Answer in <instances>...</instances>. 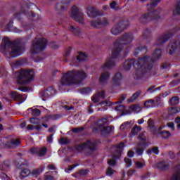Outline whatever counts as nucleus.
<instances>
[{"label":"nucleus","instance_id":"2f4dec72","mask_svg":"<svg viewBox=\"0 0 180 180\" xmlns=\"http://www.w3.org/2000/svg\"><path fill=\"white\" fill-rule=\"evenodd\" d=\"M179 112H180V108L175 107V108H169L168 113H169V115H176V113H179Z\"/></svg>","mask_w":180,"mask_h":180},{"label":"nucleus","instance_id":"c756f323","mask_svg":"<svg viewBox=\"0 0 180 180\" xmlns=\"http://www.w3.org/2000/svg\"><path fill=\"white\" fill-rule=\"evenodd\" d=\"M155 101H156L155 100H153V99H150L145 101L144 108H146L147 109H148V108H151L154 106V105H155Z\"/></svg>","mask_w":180,"mask_h":180},{"label":"nucleus","instance_id":"3c124183","mask_svg":"<svg viewBox=\"0 0 180 180\" xmlns=\"http://www.w3.org/2000/svg\"><path fill=\"white\" fill-rule=\"evenodd\" d=\"M84 127H77V128H72V131L73 133H81V131H84Z\"/></svg>","mask_w":180,"mask_h":180},{"label":"nucleus","instance_id":"473e14b6","mask_svg":"<svg viewBox=\"0 0 180 180\" xmlns=\"http://www.w3.org/2000/svg\"><path fill=\"white\" fill-rule=\"evenodd\" d=\"M106 123H108V119L103 117L101 120H99L97 122L98 124V127H103L105 126V124H106Z\"/></svg>","mask_w":180,"mask_h":180},{"label":"nucleus","instance_id":"6ab92c4d","mask_svg":"<svg viewBox=\"0 0 180 180\" xmlns=\"http://www.w3.org/2000/svg\"><path fill=\"white\" fill-rule=\"evenodd\" d=\"M56 94V90L53 87H49L46 90L41 93V96L43 98H47L50 96H53Z\"/></svg>","mask_w":180,"mask_h":180},{"label":"nucleus","instance_id":"f704fd0d","mask_svg":"<svg viewBox=\"0 0 180 180\" xmlns=\"http://www.w3.org/2000/svg\"><path fill=\"white\" fill-rule=\"evenodd\" d=\"M41 172H43V169L42 167L34 169L32 172V175H33V176L37 177L39 176V175H40V174H41Z\"/></svg>","mask_w":180,"mask_h":180},{"label":"nucleus","instance_id":"79ce46f5","mask_svg":"<svg viewBox=\"0 0 180 180\" xmlns=\"http://www.w3.org/2000/svg\"><path fill=\"white\" fill-rule=\"evenodd\" d=\"M46 153H47V148L46 147H44V148H39L38 154L39 157H43V155H46Z\"/></svg>","mask_w":180,"mask_h":180},{"label":"nucleus","instance_id":"e433bc0d","mask_svg":"<svg viewBox=\"0 0 180 180\" xmlns=\"http://www.w3.org/2000/svg\"><path fill=\"white\" fill-rule=\"evenodd\" d=\"M135 167L136 168H138V169L144 168V167H146V162L136 161L135 162Z\"/></svg>","mask_w":180,"mask_h":180},{"label":"nucleus","instance_id":"4c0bfd02","mask_svg":"<svg viewBox=\"0 0 180 180\" xmlns=\"http://www.w3.org/2000/svg\"><path fill=\"white\" fill-rule=\"evenodd\" d=\"M174 15H180V1L176 4Z\"/></svg>","mask_w":180,"mask_h":180},{"label":"nucleus","instance_id":"9d476101","mask_svg":"<svg viewBox=\"0 0 180 180\" xmlns=\"http://www.w3.org/2000/svg\"><path fill=\"white\" fill-rule=\"evenodd\" d=\"M85 148H88L90 153H94V151L96 150V142L94 141H87L76 146L77 151H82L83 150H85Z\"/></svg>","mask_w":180,"mask_h":180},{"label":"nucleus","instance_id":"aec40b11","mask_svg":"<svg viewBox=\"0 0 180 180\" xmlns=\"http://www.w3.org/2000/svg\"><path fill=\"white\" fill-rule=\"evenodd\" d=\"M105 98V91H101L97 94H96L92 98L93 102H94V103H98V102H100L101 101V99H104Z\"/></svg>","mask_w":180,"mask_h":180},{"label":"nucleus","instance_id":"423d86ee","mask_svg":"<svg viewBox=\"0 0 180 180\" xmlns=\"http://www.w3.org/2000/svg\"><path fill=\"white\" fill-rule=\"evenodd\" d=\"M15 77H17V84L26 85L33 78L34 75L32 71L21 70L15 72Z\"/></svg>","mask_w":180,"mask_h":180},{"label":"nucleus","instance_id":"c85d7f7f","mask_svg":"<svg viewBox=\"0 0 180 180\" xmlns=\"http://www.w3.org/2000/svg\"><path fill=\"white\" fill-rule=\"evenodd\" d=\"M144 143H139L137 147L136 148V153L137 155H143V151H144L143 149Z\"/></svg>","mask_w":180,"mask_h":180},{"label":"nucleus","instance_id":"7ed1b4c3","mask_svg":"<svg viewBox=\"0 0 180 180\" xmlns=\"http://www.w3.org/2000/svg\"><path fill=\"white\" fill-rule=\"evenodd\" d=\"M86 77H88V75L85 71L82 70H73L72 71L67 72L60 79V84L63 86H65L67 85H78V84H81Z\"/></svg>","mask_w":180,"mask_h":180},{"label":"nucleus","instance_id":"338daca9","mask_svg":"<svg viewBox=\"0 0 180 180\" xmlns=\"http://www.w3.org/2000/svg\"><path fill=\"white\" fill-rule=\"evenodd\" d=\"M27 130H34V125L28 124L26 127Z\"/></svg>","mask_w":180,"mask_h":180},{"label":"nucleus","instance_id":"13d9d810","mask_svg":"<svg viewBox=\"0 0 180 180\" xmlns=\"http://www.w3.org/2000/svg\"><path fill=\"white\" fill-rule=\"evenodd\" d=\"M124 162L127 164V167H131V160L129 158H124Z\"/></svg>","mask_w":180,"mask_h":180},{"label":"nucleus","instance_id":"bf43d9fd","mask_svg":"<svg viewBox=\"0 0 180 180\" xmlns=\"http://www.w3.org/2000/svg\"><path fill=\"white\" fill-rule=\"evenodd\" d=\"M32 154H39V148H32L30 149Z\"/></svg>","mask_w":180,"mask_h":180},{"label":"nucleus","instance_id":"412c9836","mask_svg":"<svg viewBox=\"0 0 180 180\" xmlns=\"http://www.w3.org/2000/svg\"><path fill=\"white\" fill-rule=\"evenodd\" d=\"M11 98L14 99V101L20 102V103H22V102H25V98H23V96L20 95L16 91H13L11 93Z\"/></svg>","mask_w":180,"mask_h":180},{"label":"nucleus","instance_id":"0eeeda50","mask_svg":"<svg viewBox=\"0 0 180 180\" xmlns=\"http://www.w3.org/2000/svg\"><path fill=\"white\" fill-rule=\"evenodd\" d=\"M46 47H47V39L44 38H35L31 47V53L32 54H37V53L43 51Z\"/></svg>","mask_w":180,"mask_h":180},{"label":"nucleus","instance_id":"58836bf2","mask_svg":"<svg viewBox=\"0 0 180 180\" xmlns=\"http://www.w3.org/2000/svg\"><path fill=\"white\" fill-rule=\"evenodd\" d=\"M77 60H78V61H85V60H86V55H85V53H79L77 56Z\"/></svg>","mask_w":180,"mask_h":180},{"label":"nucleus","instance_id":"8fccbe9b","mask_svg":"<svg viewBox=\"0 0 180 180\" xmlns=\"http://www.w3.org/2000/svg\"><path fill=\"white\" fill-rule=\"evenodd\" d=\"M144 39H150L151 37V31L150 30H147L143 33Z\"/></svg>","mask_w":180,"mask_h":180},{"label":"nucleus","instance_id":"09e8293b","mask_svg":"<svg viewBox=\"0 0 180 180\" xmlns=\"http://www.w3.org/2000/svg\"><path fill=\"white\" fill-rule=\"evenodd\" d=\"M60 144H68L70 143V139L68 138H60L59 139Z\"/></svg>","mask_w":180,"mask_h":180},{"label":"nucleus","instance_id":"a18cd8bd","mask_svg":"<svg viewBox=\"0 0 180 180\" xmlns=\"http://www.w3.org/2000/svg\"><path fill=\"white\" fill-rule=\"evenodd\" d=\"M78 165H79V164H75V165H69L68 167V168L65 169V172L68 174L70 172V171H72V169H74V168H75V167H78Z\"/></svg>","mask_w":180,"mask_h":180},{"label":"nucleus","instance_id":"c9c22d12","mask_svg":"<svg viewBox=\"0 0 180 180\" xmlns=\"http://www.w3.org/2000/svg\"><path fill=\"white\" fill-rule=\"evenodd\" d=\"M148 127H149V129H155V122L153 119L150 118L148 120Z\"/></svg>","mask_w":180,"mask_h":180},{"label":"nucleus","instance_id":"5fc2aeb1","mask_svg":"<svg viewBox=\"0 0 180 180\" xmlns=\"http://www.w3.org/2000/svg\"><path fill=\"white\" fill-rule=\"evenodd\" d=\"M112 174H115V170L110 167H108L106 172V174L108 175V176H112Z\"/></svg>","mask_w":180,"mask_h":180},{"label":"nucleus","instance_id":"4be33fe9","mask_svg":"<svg viewBox=\"0 0 180 180\" xmlns=\"http://www.w3.org/2000/svg\"><path fill=\"white\" fill-rule=\"evenodd\" d=\"M120 81H122V73L117 72L112 79V84L115 86L120 85Z\"/></svg>","mask_w":180,"mask_h":180},{"label":"nucleus","instance_id":"e2e57ef3","mask_svg":"<svg viewBox=\"0 0 180 180\" xmlns=\"http://www.w3.org/2000/svg\"><path fill=\"white\" fill-rule=\"evenodd\" d=\"M126 95H121L120 101L115 102V103H122L124 101V99H126Z\"/></svg>","mask_w":180,"mask_h":180},{"label":"nucleus","instance_id":"ddd939ff","mask_svg":"<svg viewBox=\"0 0 180 180\" xmlns=\"http://www.w3.org/2000/svg\"><path fill=\"white\" fill-rule=\"evenodd\" d=\"M162 56V52L161 50L160 49H157L156 51H155L153 53V58L150 60V61H148V56H144L147 58V63L148 64V65H151V68H153V65L151 64V63H155V61H157L158 60V58H160Z\"/></svg>","mask_w":180,"mask_h":180},{"label":"nucleus","instance_id":"4468645a","mask_svg":"<svg viewBox=\"0 0 180 180\" xmlns=\"http://www.w3.org/2000/svg\"><path fill=\"white\" fill-rule=\"evenodd\" d=\"M20 141L18 139H12L10 141L6 143V147L7 148H18V147H20Z\"/></svg>","mask_w":180,"mask_h":180},{"label":"nucleus","instance_id":"f3484780","mask_svg":"<svg viewBox=\"0 0 180 180\" xmlns=\"http://www.w3.org/2000/svg\"><path fill=\"white\" fill-rule=\"evenodd\" d=\"M178 49H179V45H178V42L175 40L170 41L167 47V50L170 54H174V51H176Z\"/></svg>","mask_w":180,"mask_h":180},{"label":"nucleus","instance_id":"ea45409f","mask_svg":"<svg viewBox=\"0 0 180 180\" xmlns=\"http://www.w3.org/2000/svg\"><path fill=\"white\" fill-rule=\"evenodd\" d=\"M29 120L31 124H39L40 123V119L37 117H31Z\"/></svg>","mask_w":180,"mask_h":180},{"label":"nucleus","instance_id":"a211bd4d","mask_svg":"<svg viewBox=\"0 0 180 180\" xmlns=\"http://www.w3.org/2000/svg\"><path fill=\"white\" fill-rule=\"evenodd\" d=\"M98 129L101 131V134L104 137H106V136H108V134H110V133H112V131H113V127H112V126L100 127Z\"/></svg>","mask_w":180,"mask_h":180},{"label":"nucleus","instance_id":"864d4df0","mask_svg":"<svg viewBox=\"0 0 180 180\" xmlns=\"http://www.w3.org/2000/svg\"><path fill=\"white\" fill-rule=\"evenodd\" d=\"M115 110L117 112H124L125 107L123 105H120L115 107Z\"/></svg>","mask_w":180,"mask_h":180},{"label":"nucleus","instance_id":"dca6fc26","mask_svg":"<svg viewBox=\"0 0 180 180\" xmlns=\"http://www.w3.org/2000/svg\"><path fill=\"white\" fill-rule=\"evenodd\" d=\"M87 15L89 16V18H96V16L102 15V12L99 11L94 7H88Z\"/></svg>","mask_w":180,"mask_h":180},{"label":"nucleus","instance_id":"bb28decb","mask_svg":"<svg viewBox=\"0 0 180 180\" xmlns=\"http://www.w3.org/2000/svg\"><path fill=\"white\" fill-rule=\"evenodd\" d=\"M117 153L115 156H114V158H119L120 157V154L122 153V151H123V148H124V143L123 142L120 143L117 146Z\"/></svg>","mask_w":180,"mask_h":180},{"label":"nucleus","instance_id":"de8ad7c7","mask_svg":"<svg viewBox=\"0 0 180 180\" xmlns=\"http://www.w3.org/2000/svg\"><path fill=\"white\" fill-rule=\"evenodd\" d=\"M113 104V103L110 102V101L109 100H105L104 101H101L100 103V105H101L103 106V105L104 106H112Z\"/></svg>","mask_w":180,"mask_h":180},{"label":"nucleus","instance_id":"393cba45","mask_svg":"<svg viewBox=\"0 0 180 180\" xmlns=\"http://www.w3.org/2000/svg\"><path fill=\"white\" fill-rule=\"evenodd\" d=\"M42 119L45 122H50V120H57L60 119V115H47L46 117H42Z\"/></svg>","mask_w":180,"mask_h":180},{"label":"nucleus","instance_id":"37998d69","mask_svg":"<svg viewBox=\"0 0 180 180\" xmlns=\"http://www.w3.org/2000/svg\"><path fill=\"white\" fill-rule=\"evenodd\" d=\"M141 51H143V53H147V48H146V47H142V46H141V47H139L136 50V51H135V53H134V56H137V54H139V53H140V52H141Z\"/></svg>","mask_w":180,"mask_h":180},{"label":"nucleus","instance_id":"f03ea898","mask_svg":"<svg viewBox=\"0 0 180 180\" xmlns=\"http://www.w3.org/2000/svg\"><path fill=\"white\" fill-rule=\"evenodd\" d=\"M132 65L136 68L135 75L136 77H141L143 74H146V72H148L151 70V65H148L146 57L140 58L137 61L133 59L126 60L123 66L124 70L125 71H129Z\"/></svg>","mask_w":180,"mask_h":180},{"label":"nucleus","instance_id":"603ef678","mask_svg":"<svg viewBox=\"0 0 180 180\" xmlns=\"http://www.w3.org/2000/svg\"><path fill=\"white\" fill-rule=\"evenodd\" d=\"M172 180H180V172L174 173L172 177Z\"/></svg>","mask_w":180,"mask_h":180},{"label":"nucleus","instance_id":"052dcab7","mask_svg":"<svg viewBox=\"0 0 180 180\" xmlns=\"http://www.w3.org/2000/svg\"><path fill=\"white\" fill-rule=\"evenodd\" d=\"M108 164L110 165L111 167L116 165V161L115 160H108Z\"/></svg>","mask_w":180,"mask_h":180},{"label":"nucleus","instance_id":"49530a36","mask_svg":"<svg viewBox=\"0 0 180 180\" xmlns=\"http://www.w3.org/2000/svg\"><path fill=\"white\" fill-rule=\"evenodd\" d=\"M22 176H24V178H26V176H29L30 175V170L28 169H25L21 172Z\"/></svg>","mask_w":180,"mask_h":180},{"label":"nucleus","instance_id":"72a5a7b5","mask_svg":"<svg viewBox=\"0 0 180 180\" xmlns=\"http://www.w3.org/2000/svg\"><path fill=\"white\" fill-rule=\"evenodd\" d=\"M179 103V97L174 96L170 99V104L172 106H175Z\"/></svg>","mask_w":180,"mask_h":180},{"label":"nucleus","instance_id":"0e129e2a","mask_svg":"<svg viewBox=\"0 0 180 180\" xmlns=\"http://www.w3.org/2000/svg\"><path fill=\"white\" fill-rule=\"evenodd\" d=\"M47 168H49L51 171H55V169H57L56 165L53 164L48 165Z\"/></svg>","mask_w":180,"mask_h":180},{"label":"nucleus","instance_id":"7c9ffc66","mask_svg":"<svg viewBox=\"0 0 180 180\" xmlns=\"http://www.w3.org/2000/svg\"><path fill=\"white\" fill-rule=\"evenodd\" d=\"M69 30L75 34H79V33H81V30L78 27H75L74 25H70Z\"/></svg>","mask_w":180,"mask_h":180},{"label":"nucleus","instance_id":"20e7f679","mask_svg":"<svg viewBox=\"0 0 180 180\" xmlns=\"http://www.w3.org/2000/svg\"><path fill=\"white\" fill-rule=\"evenodd\" d=\"M160 2H161V0H151L150 4H147V9L149 12L142 15L140 18V22L141 23H146L148 20H158V19H160L161 8H157L155 11H151V9H154Z\"/></svg>","mask_w":180,"mask_h":180},{"label":"nucleus","instance_id":"4d7b16f0","mask_svg":"<svg viewBox=\"0 0 180 180\" xmlns=\"http://www.w3.org/2000/svg\"><path fill=\"white\" fill-rule=\"evenodd\" d=\"M110 6L111 9H115V11L118 8L117 4L116 3V1H112L110 4Z\"/></svg>","mask_w":180,"mask_h":180},{"label":"nucleus","instance_id":"6e6552de","mask_svg":"<svg viewBox=\"0 0 180 180\" xmlns=\"http://www.w3.org/2000/svg\"><path fill=\"white\" fill-rule=\"evenodd\" d=\"M70 17L73 20L77 22L80 25H84V15L79 8L77 6H73L70 12Z\"/></svg>","mask_w":180,"mask_h":180},{"label":"nucleus","instance_id":"f8f14e48","mask_svg":"<svg viewBox=\"0 0 180 180\" xmlns=\"http://www.w3.org/2000/svg\"><path fill=\"white\" fill-rule=\"evenodd\" d=\"M72 2V0H62L60 3H58L56 6V11L60 13V12H64L67 8H68V5Z\"/></svg>","mask_w":180,"mask_h":180},{"label":"nucleus","instance_id":"a878e982","mask_svg":"<svg viewBox=\"0 0 180 180\" xmlns=\"http://www.w3.org/2000/svg\"><path fill=\"white\" fill-rule=\"evenodd\" d=\"M158 168L161 169V171H167L169 168V164L165 162H160L157 165Z\"/></svg>","mask_w":180,"mask_h":180},{"label":"nucleus","instance_id":"680f3d73","mask_svg":"<svg viewBox=\"0 0 180 180\" xmlns=\"http://www.w3.org/2000/svg\"><path fill=\"white\" fill-rule=\"evenodd\" d=\"M167 127H169V129H172V130H175V124L174 122H168L167 124Z\"/></svg>","mask_w":180,"mask_h":180},{"label":"nucleus","instance_id":"f257e3e1","mask_svg":"<svg viewBox=\"0 0 180 180\" xmlns=\"http://www.w3.org/2000/svg\"><path fill=\"white\" fill-rule=\"evenodd\" d=\"M133 41V37L130 34L123 35L121 39H117L114 44L112 55L101 67L102 70H109L116 65V58L119 56L123 49V44H130Z\"/></svg>","mask_w":180,"mask_h":180},{"label":"nucleus","instance_id":"2eb2a0df","mask_svg":"<svg viewBox=\"0 0 180 180\" xmlns=\"http://www.w3.org/2000/svg\"><path fill=\"white\" fill-rule=\"evenodd\" d=\"M171 34H167L162 36L159 37L155 41L156 46H162L165 43H167L169 38L171 37Z\"/></svg>","mask_w":180,"mask_h":180},{"label":"nucleus","instance_id":"a19ab883","mask_svg":"<svg viewBox=\"0 0 180 180\" xmlns=\"http://www.w3.org/2000/svg\"><path fill=\"white\" fill-rule=\"evenodd\" d=\"M160 136L162 139H168L171 136V132L169 131H163L160 132Z\"/></svg>","mask_w":180,"mask_h":180},{"label":"nucleus","instance_id":"cd10ccee","mask_svg":"<svg viewBox=\"0 0 180 180\" xmlns=\"http://www.w3.org/2000/svg\"><path fill=\"white\" fill-rule=\"evenodd\" d=\"M139 131H141V127H139V125H135L131 131L130 137H131V136H137Z\"/></svg>","mask_w":180,"mask_h":180},{"label":"nucleus","instance_id":"9b49d317","mask_svg":"<svg viewBox=\"0 0 180 180\" xmlns=\"http://www.w3.org/2000/svg\"><path fill=\"white\" fill-rule=\"evenodd\" d=\"M109 25V20L105 17H101L96 21L91 22L92 27L98 28L99 26H108Z\"/></svg>","mask_w":180,"mask_h":180},{"label":"nucleus","instance_id":"774afa93","mask_svg":"<svg viewBox=\"0 0 180 180\" xmlns=\"http://www.w3.org/2000/svg\"><path fill=\"white\" fill-rule=\"evenodd\" d=\"M152 153H153L154 154H158V153H160V150H158V148L155 147L152 148Z\"/></svg>","mask_w":180,"mask_h":180},{"label":"nucleus","instance_id":"1a4fd4ad","mask_svg":"<svg viewBox=\"0 0 180 180\" xmlns=\"http://www.w3.org/2000/svg\"><path fill=\"white\" fill-rule=\"evenodd\" d=\"M129 23L127 20H122L118 24L115 25L111 30L112 34H114L115 36H117L120 34L121 32H122L124 29H127V27L129 26Z\"/></svg>","mask_w":180,"mask_h":180},{"label":"nucleus","instance_id":"39448f33","mask_svg":"<svg viewBox=\"0 0 180 180\" xmlns=\"http://www.w3.org/2000/svg\"><path fill=\"white\" fill-rule=\"evenodd\" d=\"M3 41L4 44V49H11V52L10 53L11 57H18V56L22 54V49H20L15 41H11L8 37H4Z\"/></svg>","mask_w":180,"mask_h":180},{"label":"nucleus","instance_id":"5701e85b","mask_svg":"<svg viewBox=\"0 0 180 180\" xmlns=\"http://www.w3.org/2000/svg\"><path fill=\"white\" fill-rule=\"evenodd\" d=\"M141 95V91H138L135 94H134L130 98L127 100V102L129 103H132V102H136L137 99H139V97Z\"/></svg>","mask_w":180,"mask_h":180},{"label":"nucleus","instance_id":"b1692460","mask_svg":"<svg viewBox=\"0 0 180 180\" xmlns=\"http://www.w3.org/2000/svg\"><path fill=\"white\" fill-rule=\"evenodd\" d=\"M109 72H104L101 73L100 77V84H105L108 79H109Z\"/></svg>","mask_w":180,"mask_h":180},{"label":"nucleus","instance_id":"6e6d98bb","mask_svg":"<svg viewBox=\"0 0 180 180\" xmlns=\"http://www.w3.org/2000/svg\"><path fill=\"white\" fill-rule=\"evenodd\" d=\"M88 172H89V171L87 169H82V170L79 171V175H82V176H85L88 175Z\"/></svg>","mask_w":180,"mask_h":180},{"label":"nucleus","instance_id":"c03bdc74","mask_svg":"<svg viewBox=\"0 0 180 180\" xmlns=\"http://www.w3.org/2000/svg\"><path fill=\"white\" fill-rule=\"evenodd\" d=\"M41 112L40 111V110L37 109V108H34V109H32V116H40Z\"/></svg>","mask_w":180,"mask_h":180},{"label":"nucleus","instance_id":"69168bd1","mask_svg":"<svg viewBox=\"0 0 180 180\" xmlns=\"http://www.w3.org/2000/svg\"><path fill=\"white\" fill-rule=\"evenodd\" d=\"M44 180H54V177L51 175H46L44 177Z\"/></svg>","mask_w":180,"mask_h":180}]
</instances>
